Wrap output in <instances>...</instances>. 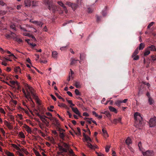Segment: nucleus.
<instances>
[{"instance_id": "f257e3e1", "label": "nucleus", "mask_w": 156, "mask_h": 156, "mask_svg": "<svg viewBox=\"0 0 156 156\" xmlns=\"http://www.w3.org/2000/svg\"><path fill=\"white\" fill-rule=\"evenodd\" d=\"M25 86L27 92L25 95L26 98L29 101L33 102V101L31 97V95L34 99L36 100H37L38 99L37 97L34 93L33 88L29 86L27 84H26Z\"/></svg>"}, {"instance_id": "f03ea898", "label": "nucleus", "mask_w": 156, "mask_h": 156, "mask_svg": "<svg viewBox=\"0 0 156 156\" xmlns=\"http://www.w3.org/2000/svg\"><path fill=\"white\" fill-rule=\"evenodd\" d=\"M61 144H58V148L59 150H61L64 152L66 153L69 152L70 156H74V154L73 150L70 148V147L67 144L62 142Z\"/></svg>"}, {"instance_id": "7ed1b4c3", "label": "nucleus", "mask_w": 156, "mask_h": 156, "mask_svg": "<svg viewBox=\"0 0 156 156\" xmlns=\"http://www.w3.org/2000/svg\"><path fill=\"white\" fill-rule=\"evenodd\" d=\"M134 116L136 127L139 129H141L142 126H144V124L142 120V118L140 114L139 113L136 112L134 114Z\"/></svg>"}, {"instance_id": "20e7f679", "label": "nucleus", "mask_w": 156, "mask_h": 156, "mask_svg": "<svg viewBox=\"0 0 156 156\" xmlns=\"http://www.w3.org/2000/svg\"><path fill=\"white\" fill-rule=\"evenodd\" d=\"M44 2L48 9L51 10L53 12H54L56 10L57 7L53 4L52 0H44Z\"/></svg>"}, {"instance_id": "39448f33", "label": "nucleus", "mask_w": 156, "mask_h": 156, "mask_svg": "<svg viewBox=\"0 0 156 156\" xmlns=\"http://www.w3.org/2000/svg\"><path fill=\"white\" fill-rule=\"evenodd\" d=\"M83 141L87 142L86 145L89 148L91 149L94 148V147L90 143L92 142L93 141L89 136H87L83 140Z\"/></svg>"}, {"instance_id": "423d86ee", "label": "nucleus", "mask_w": 156, "mask_h": 156, "mask_svg": "<svg viewBox=\"0 0 156 156\" xmlns=\"http://www.w3.org/2000/svg\"><path fill=\"white\" fill-rule=\"evenodd\" d=\"M149 124L151 127H154L156 126V117H154L151 118L150 119Z\"/></svg>"}, {"instance_id": "0eeeda50", "label": "nucleus", "mask_w": 156, "mask_h": 156, "mask_svg": "<svg viewBox=\"0 0 156 156\" xmlns=\"http://www.w3.org/2000/svg\"><path fill=\"white\" fill-rule=\"evenodd\" d=\"M66 4L69 7H71L72 9L74 11L77 8L78 6V5L77 4L74 3H72L69 2H66Z\"/></svg>"}, {"instance_id": "6e6552de", "label": "nucleus", "mask_w": 156, "mask_h": 156, "mask_svg": "<svg viewBox=\"0 0 156 156\" xmlns=\"http://www.w3.org/2000/svg\"><path fill=\"white\" fill-rule=\"evenodd\" d=\"M142 153L143 155L144 156H153V152L152 151L148 150L145 152L142 151Z\"/></svg>"}, {"instance_id": "1a4fd4ad", "label": "nucleus", "mask_w": 156, "mask_h": 156, "mask_svg": "<svg viewBox=\"0 0 156 156\" xmlns=\"http://www.w3.org/2000/svg\"><path fill=\"white\" fill-rule=\"evenodd\" d=\"M30 27L28 25H20V29L22 31H27V27Z\"/></svg>"}, {"instance_id": "9d476101", "label": "nucleus", "mask_w": 156, "mask_h": 156, "mask_svg": "<svg viewBox=\"0 0 156 156\" xmlns=\"http://www.w3.org/2000/svg\"><path fill=\"white\" fill-rule=\"evenodd\" d=\"M30 22L41 27L43 25V23L40 21H33L32 20H30Z\"/></svg>"}, {"instance_id": "9b49d317", "label": "nucleus", "mask_w": 156, "mask_h": 156, "mask_svg": "<svg viewBox=\"0 0 156 156\" xmlns=\"http://www.w3.org/2000/svg\"><path fill=\"white\" fill-rule=\"evenodd\" d=\"M70 107L71 108L72 111L75 114L80 116V113L77 108L72 107L71 106H70Z\"/></svg>"}, {"instance_id": "f8f14e48", "label": "nucleus", "mask_w": 156, "mask_h": 156, "mask_svg": "<svg viewBox=\"0 0 156 156\" xmlns=\"http://www.w3.org/2000/svg\"><path fill=\"white\" fill-rule=\"evenodd\" d=\"M24 3L25 6L29 7L31 5V1L30 0H25Z\"/></svg>"}, {"instance_id": "ddd939ff", "label": "nucleus", "mask_w": 156, "mask_h": 156, "mask_svg": "<svg viewBox=\"0 0 156 156\" xmlns=\"http://www.w3.org/2000/svg\"><path fill=\"white\" fill-rule=\"evenodd\" d=\"M24 127L28 133L30 134L32 133L31 129L29 126L25 125L24 126Z\"/></svg>"}, {"instance_id": "4468645a", "label": "nucleus", "mask_w": 156, "mask_h": 156, "mask_svg": "<svg viewBox=\"0 0 156 156\" xmlns=\"http://www.w3.org/2000/svg\"><path fill=\"white\" fill-rule=\"evenodd\" d=\"M148 101L149 104L150 105H152L154 103V101L151 97L148 98Z\"/></svg>"}, {"instance_id": "2eb2a0df", "label": "nucleus", "mask_w": 156, "mask_h": 156, "mask_svg": "<svg viewBox=\"0 0 156 156\" xmlns=\"http://www.w3.org/2000/svg\"><path fill=\"white\" fill-rule=\"evenodd\" d=\"M121 118L119 117L118 119H115L113 122V123L115 124H116L118 122H121Z\"/></svg>"}, {"instance_id": "dca6fc26", "label": "nucleus", "mask_w": 156, "mask_h": 156, "mask_svg": "<svg viewBox=\"0 0 156 156\" xmlns=\"http://www.w3.org/2000/svg\"><path fill=\"white\" fill-rule=\"evenodd\" d=\"M109 110L112 112H114L115 113H117V111L116 109L113 107L110 106L108 107Z\"/></svg>"}, {"instance_id": "f3484780", "label": "nucleus", "mask_w": 156, "mask_h": 156, "mask_svg": "<svg viewBox=\"0 0 156 156\" xmlns=\"http://www.w3.org/2000/svg\"><path fill=\"white\" fill-rule=\"evenodd\" d=\"M14 71L16 73H21V69L19 66H17L14 68Z\"/></svg>"}, {"instance_id": "a211bd4d", "label": "nucleus", "mask_w": 156, "mask_h": 156, "mask_svg": "<svg viewBox=\"0 0 156 156\" xmlns=\"http://www.w3.org/2000/svg\"><path fill=\"white\" fill-rule=\"evenodd\" d=\"M148 48L151 51H156V47L154 45H151V46H149Z\"/></svg>"}, {"instance_id": "6ab92c4d", "label": "nucleus", "mask_w": 156, "mask_h": 156, "mask_svg": "<svg viewBox=\"0 0 156 156\" xmlns=\"http://www.w3.org/2000/svg\"><path fill=\"white\" fill-rule=\"evenodd\" d=\"M132 141L130 139V138L129 137H128L126 140V144L128 145H129L131 144Z\"/></svg>"}, {"instance_id": "aec40b11", "label": "nucleus", "mask_w": 156, "mask_h": 156, "mask_svg": "<svg viewBox=\"0 0 156 156\" xmlns=\"http://www.w3.org/2000/svg\"><path fill=\"white\" fill-rule=\"evenodd\" d=\"M74 85L77 88H79L80 87H81V85L80 84V82L78 81H75Z\"/></svg>"}, {"instance_id": "412c9836", "label": "nucleus", "mask_w": 156, "mask_h": 156, "mask_svg": "<svg viewBox=\"0 0 156 156\" xmlns=\"http://www.w3.org/2000/svg\"><path fill=\"white\" fill-rule=\"evenodd\" d=\"M122 103V100H118L115 101V104L117 106L119 107L120 106L121 104Z\"/></svg>"}, {"instance_id": "4be33fe9", "label": "nucleus", "mask_w": 156, "mask_h": 156, "mask_svg": "<svg viewBox=\"0 0 156 156\" xmlns=\"http://www.w3.org/2000/svg\"><path fill=\"white\" fill-rule=\"evenodd\" d=\"M10 35L11 36V38H12L14 40L17 37L15 34L12 32H11Z\"/></svg>"}, {"instance_id": "5701e85b", "label": "nucleus", "mask_w": 156, "mask_h": 156, "mask_svg": "<svg viewBox=\"0 0 156 156\" xmlns=\"http://www.w3.org/2000/svg\"><path fill=\"white\" fill-rule=\"evenodd\" d=\"M150 53V51L149 49L147 48V49L145 50L144 53V55L146 56L148 55Z\"/></svg>"}, {"instance_id": "b1692460", "label": "nucleus", "mask_w": 156, "mask_h": 156, "mask_svg": "<svg viewBox=\"0 0 156 156\" xmlns=\"http://www.w3.org/2000/svg\"><path fill=\"white\" fill-rule=\"evenodd\" d=\"M45 118H47V117L45 115L41 116V117H40V119L43 122H45V121H47V120L45 119Z\"/></svg>"}, {"instance_id": "393cba45", "label": "nucleus", "mask_w": 156, "mask_h": 156, "mask_svg": "<svg viewBox=\"0 0 156 156\" xmlns=\"http://www.w3.org/2000/svg\"><path fill=\"white\" fill-rule=\"evenodd\" d=\"M52 56L54 58H56L57 57V52L56 51H54L52 52Z\"/></svg>"}, {"instance_id": "a878e982", "label": "nucleus", "mask_w": 156, "mask_h": 156, "mask_svg": "<svg viewBox=\"0 0 156 156\" xmlns=\"http://www.w3.org/2000/svg\"><path fill=\"white\" fill-rule=\"evenodd\" d=\"M7 11L5 10H0V15L3 16L7 13Z\"/></svg>"}, {"instance_id": "bb28decb", "label": "nucleus", "mask_w": 156, "mask_h": 156, "mask_svg": "<svg viewBox=\"0 0 156 156\" xmlns=\"http://www.w3.org/2000/svg\"><path fill=\"white\" fill-rule=\"evenodd\" d=\"M78 60H76L74 59L71 58V65H73V64H75L76 63V62Z\"/></svg>"}, {"instance_id": "cd10ccee", "label": "nucleus", "mask_w": 156, "mask_h": 156, "mask_svg": "<svg viewBox=\"0 0 156 156\" xmlns=\"http://www.w3.org/2000/svg\"><path fill=\"white\" fill-rule=\"evenodd\" d=\"M0 5L2 6H6V4L2 0H0Z\"/></svg>"}, {"instance_id": "c85d7f7f", "label": "nucleus", "mask_w": 156, "mask_h": 156, "mask_svg": "<svg viewBox=\"0 0 156 156\" xmlns=\"http://www.w3.org/2000/svg\"><path fill=\"white\" fill-rule=\"evenodd\" d=\"M10 28L11 29L14 30L16 31V29L15 27V26L14 24L12 23L10 25Z\"/></svg>"}, {"instance_id": "c756f323", "label": "nucleus", "mask_w": 156, "mask_h": 156, "mask_svg": "<svg viewBox=\"0 0 156 156\" xmlns=\"http://www.w3.org/2000/svg\"><path fill=\"white\" fill-rule=\"evenodd\" d=\"M60 132L59 136L63 140H64L65 135L63 133H61V131Z\"/></svg>"}, {"instance_id": "7c9ffc66", "label": "nucleus", "mask_w": 156, "mask_h": 156, "mask_svg": "<svg viewBox=\"0 0 156 156\" xmlns=\"http://www.w3.org/2000/svg\"><path fill=\"white\" fill-rule=\"evenodd\" d=\"M144 45L143 43H140L139 46V49L140 50H142L144 48Z\"/></svg>"}, {"instance_id": "2f4dec72", "label": "nucleus", "mask_w": 156, "mask_h": 156, "mask_svg": "<svg viewBox=\"0 0 156 156\" xmlns=\"http://www.w3.org/2000/svg\"><path fill=\"white\" fill-rule=\"evenodd\" d=\"M57 3L59 5L62 7L63 8H64V7H65L64 5L61 1H58L57 2Z\"/></svg>"}, {"instance_id": "473e14b6", "label": "nucleus", "mask_w": 156, "mask_h": 156, "mask_svg": "<svg viewBox=\"0 0 156 156\" xmlns=\"http://www.w3.org/2000/svg\"><path fill=\"white\" fill-rule=\"evenodd\" d=\"M31 3L32 5L33 6H35L37 5V2L36 1H32Z\"/></svg>"}, {"instance_id": "72a5a7b5", "label": "nucleus", "mask_w": 156, "mask_h": 156, "mask_svg": "<svg viewBox=\"0 0 156 156\" xmlns=\"http://www.w3.org/2000/svg\"><path fill=\"white\" fill-rule=\"evenodd\" d=\"M19 135L21 138H24L25 137V136L23 133L22 132H19Z\"/></svg>"}, {"instance_id": "f704fd0d", "label": "nucleus", "mask_w": 156, "mask_h": 156, "mask_svg": "<svg viewBox=\"0 0 156 156\" xmlns=\"http://www.w3.org/2000/svg\"><path fill=\"white\" fill-rule=\"evenodd\" d=\"M77 132L76 133V134L78 135H80L81 134L80 130L79 128L77 127Z\"/></svg>"}, {"instance_id": "c9c22d12", "label": "nucleus", "mask_w": 156, "mask_h": 156, "mask_svg": "<svg viewBox=\"0 0 156 156\" xmlns=\"http://www.w3.org/2000/svg\"><path fill=\"white\" fill-rule=\"evenodd\" d=\"M138 49L137 48L135 50L132 55H133V56L136 55L138 54Z\"/></svg>"}, {"instance_id": "e433bc0d", "label": "nucleus", "mask_w": 156, "mask_h": 156, "mask_svg": "<svg viewBox=\"0 0 156 156\" xmlns=\"http://www.w3.org/2000/svg\"><path fill=\"white\" fill-rule=\"evenodd\" d=\"M6 155L8 156H14L13 154L9 151H7L6 152Z\"/></svg>"}, {"instance_id": "4c0bfd02", "label": "nucleus", "mask_w": 156, "mask_h": 156, "mask_svg": "<svg viewBox=\"0 0 156 156\" xmlns=\"http://www.w3.org/2000/svg\"><path fill=\"white\" fill-rule=\"evenodd\" d=\"M132 57L133 58V59L135 60H137L139 58V56L137 55H135L134 56L132 55Z\"/></svg>"}, {"instance_id": "58836bf2", "label": "nucleus", "mask_w": 156, "mask_h": 156, "mask_svg": "<svg viewBox=\"0 0 156 156\" xmlns=\"http://www.w3.org/2000/svg\"><path fill=\"white\" fill-rule=\"evenodd\" d=\"M6 126L9 129H12L13 128L12 126V125H11L10 123L9 122L6 125Z\"/></svg>"}, {"instance_id": "ea45409f", "label": "nucleus", "mask_w": 156, "mask_h": 156, "mask_svg": "<svg viewBox=\"0 0 156 156\" xmlns=\"http://www.w3.org/2000/svg\"><path fill=\"white\" fill-rule=\"evenodd\" d=\"M15 41H17L19 43H20L22 42V40L21 39L18 38L17 37L15 40Z\"/></svg>"}, {"instance_id": "a19ab883", "label": "nucleus", "mask_w": 156, "mask_h": 156, "mask_svg": "<svg viewBox=\"0 0 156 156\" xmlns=\"http://www.w3.org/2000/svg\"><path fill=\"white\" fill-rule=\"evenodd\" d=\"M102 131L103 134H106V137L108 136V135L107 133V131L106 130L103 129H102Z\"/></svg>"}, {"instance_id": "79ce46f5", "label": "nucleus", "mask_w": 156, "mask_h": 156, "mask_svg": "<svg viewBox=\"0 0 156 156\" xmlns=\"http://www.w3.org/2000/svg\"><path fill=\"white\" fill-rule=\"evenodd\" d=\"M75 93L76 94V95H80V93L79 92V91L78 89H76L75 90Z\"/></svg>"}, {"instance_id": "37998d69", "label": "nucleus", "mask_w": 156, "mask_h": 156, "mask_svg": "<svg viewBox=\"0 0 156 156\" xmlns=\"http://www.w3.org/2000/svg\"><path fill=\"white\" fill-rule=\"evenodd\" d=\"M8 116L11 121H13L14 119V117L12 115H9Z\"/></svg>"}, {"instance_id": "c03bdc74", "label": "nucleus", "mask_w": 156, "mask_h": 156, "mask_svg": "<svg viewBox=\"0 0 156 156\" xmlns=\"http://www.w3.org/2000/svg\"><path fill=\"white\" fill-rule=\"evenodd\" d=\"M154 23V22L151 23L147 26V28L149 29Z\"/></svg>"}, {"instance_id": "a18cd8bd", "label": "nucleus", "mask_w": 156, "mask_h": 156, "mask_svg": "<svg viewBox=\"0 0 156 156\" xmlns=\"http://www.w3.org/2000/svg\"><path fill=\"white\" fill-rule=\"evenodd\" d=\"M5 37L7 39H9L11 38L10 34H6L5 35Z\"/></svg>"}, {"instance_id": "49530a36", "label": "nucleus", "mask_w": 156, "mask_h": 156, "mask_svg": "<svg viewBox=\"0 0 156 156\" xmlns=\"http://www.w3.org/2000/svg\"><path fill=\"white\" fill-rule=\"evenodd\" d=\"M0 131L4 136L5 135V132L2 128H0Z\"/></svg>"}, {"instance_id": "de8ad7c7", "label": "nucleus", "mask_w": 156, "mask_h": 156, "mask_svg": "<svg viewBox=\"0 0 156 156\" xmlns=\"http://www.w3.org/2000/svg\"><path fill=\"white\" fill-rule=\"evenodd\" d=\"M105 115H106L107 117H108V118H110L111 116V115H110V114L108 112H106V113Z\"/></svg>"}, {"instance_id": "09e8293b", "label": "nucleus", "mask_w": 156, "mask_h": 156, "mask_svg": "<svg viewBox=\"0 0 156 156\" xmlns=\"http://www.w3.org/2000/svg\"><path fill=\"white\" fill-rule=\"evenodd\" d=\"M109 148H110V147L109 146H106V147H105V151L107 152H108L109 151Z\"/></svg>"}, {"instance_id": "8fccbe9b", "label": "nucleus", "mask_w": 156, "mask_h": 156, "mask_svg": "<svg viewBox=\"0 0 156 156\" xmlns=\"http://www.w3.org/2000/svg\"><path fill=\"white\" fill-rule=\"evenodd\" d=\"M59 151H60V152H57V154L58 155H63L62 154V153H63V152H64V151H62L61 150H59Z\"/></svg>"}, {"instance_id": "3c124183", "label": "nucleus", "mask_w": 156, "mask_h": 156, "mask_svg": "<svg viewBox=\"0 0 156 156\" xmlns=\"http://www.w3.org/2000/svg\"><path fill=\"white\" fill-rule=\"evenodd\" d=\"M72 20H69V21H68L66 23H63V26H65L66 24H68V23H70L71 22H72Z\"/></svg>"}, {"instance_id": "603ef678", "label": "nucleus", "mask_w": 156, "mask_h": 156, "mask_svg": "<svg viewBox=\"0 0 156 156\" xmlns=\"http://www.w3.org/2000/svg\"><path fill=\"white\" fill-rule=\"evenodd\" d=\"M11 83L12 84L14 85L15 83H18V82L17 81H10Z\"/></svg>"}, {"instance_id": "864d4df0", "label": "nucleus", "mask_w": 156, "mask_h": 156, "mask_svg": "<svg viewBox=\"0 0 156 156\" xmlns=\"http://www.w3.org/2000/svg\"><path fill=\"white\" fill-rule=\"evenodd\" d=\"M152 60L155 61L156 62V56H151Z\"/></svg>"}, {"instance_id": "5fc2aeb1", "label": "nucleus", "mask_w": 156, "mask_h": 156, "mask_svg": "<svg viewBox=\"0 0 156 156\" xmlns=\"http://www.w3.org/2000/svg\"><path fill=\"white\" fill-rule=\"evenodd\" d=\"M17 153L20 156H24L23 154L20 151H17Z\"/></svg>"}, {"instance_id": "6e6d98bb", "label": "nucleus", "mask_w": 156, "mask_h": 156, "mask_svg": "<svg viewBox=\"0 0 156 156\" xmlns=\"http://www.w3.org/2000/svg\"><path fill=\"white\" fill-rule=\"evenodd\" d=\"M67 93L69 96H70V97L73 96L72 94L69 91H68L67 92Z\"/></svg>"}, {"instance_id": "4d7b16f0", "label": "nucleus", "mask_w": 156, "mask_h": 156, "mask_svg": "<svg viewBox=\"0 0 156 156\" xmlns=\"http://www.w3.org/2000/svg\"><path fill=\"white\" fill-rule=\"evenodd\" d=\"M55 95H56V96L59 99H62V97L60 96L59 95V94H58L57 93H55Z\"/></svg>"}, {"instance_id": "13d9d810", "label": "nucleus", "mask_w": 156, "mask_h": 156, "mask_svg": "<svg viewBox=\"0 0 156 156\" xmlns=\"http://www.w3.org/2000/svg\"><path fill=\"white\" fill-rule=\"evenodd\" d=\"M84 56L83 55L80 54V60H83L84 59Z\"/></svg>"}, {"instance_id": "bf43d9fd", "label": "nucleus", "mask_w": 156, "mask_h": 156, "mask_svg": "<svg viewBox=\"0 0 156 156\" xmlns=\"http://www.w3.org/2000/svg\"><path fill=\"white\" fill-rule=\"evenodd\" d=\"M50 96L55 101H56V98L52 94H51Z\"/></svg>"}, {"instance_id": "052dcab7", "label": "nucleus", "mask_w": 156, "mask_h": 156, "mask_svg": "<svg viewBox=\"0 0 156 156\" xmlns=\"http://www.w3.org/2000/svg\"><path fill=\"white\" fill-rule=\"evenodd\" d=\"M0 112H1L2 113L5 114V112L3 109L2 108H0Z\"/></svg>"}, {"instance_id": "680f3d73", "label": "nucleus", "mask_w": 156, "mask_h": 156, "mask_svg": "<svg viewBox=\"0 0 156 156\" xmlns=\"http://www.w3.org/2000/svg\"><path fill=\"white\" fill-rule=\"evenodd\" d=\"M83 115L84 116H88L89 115L86 112H84L83 114Z\"/></svg>"}, {"instance_id": "e2e57ef3", "label": "nucleus", "mask_w": 156, "mask_h": 156, "mask_svg": "<svg viewBox=\"0 0 156 156\" xmlns=\"http://www.w3.org/2000/svg\"><path fill=\"white\" fill-rule=\"evenodd\" d=\"M65 105V104L63 103H61L58 105V106L60 107H64Z\"/></svg>"}, {"instance_id": "0e129e2a", "label": "nucleus", "mask_w": 156, "mask_h": 156, "mask_svg": "<svg viewBox=\"0 0 156 156\" xmlns=\"http://www.w3.org/2000/svg\"><path fill=\"white\" fill-rule=\"evenodd\" d=\"M23 35L25 36H29V37L30 35V34L28 33H23Z\"/></svg>"}, {"instance_id": "69168bd1", "label": "nucleus", "mask_w": 156, "mask_h": 156, "mask_svg": "<svg viewBox=\"0 0 156 156\" xmlns=\"http://www.w3.org/2000/svg\"><path fill=\"white\" fill-rule=\"evenodd\" d=\"M102 15L103 16H105L106 15V11H102Z\"/></svg>"}, {"instance_id": "338daca9", "label": "nucleus", "mask_w": 156, "mask_h": 156, "mask_svg": "<svg viewBox=\"0 0 156 156\" xmlns=\"http://www.w3.org/2000/svg\"><path fill=\"white\" fill-rule=\"evenodd\" d=\"M93 115H94L95 117L98 116V114L94 111L92 112Z\"/></svg>"}, {"instance_id": "774afa93", "label": "nucleus", "mask_w": 156, "mask_h": 156, "mask_svg": "<svg viewBox=\"0 0 156 156\" xmlns=\"http://www.w3.org/2000/svg\"><path fill=\"white\" fill-rule=\"evenodd\" d=\"M96 154H97L98 156H104V154L101 153L96 152Z\"/></svg>"}]
</instances>
